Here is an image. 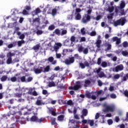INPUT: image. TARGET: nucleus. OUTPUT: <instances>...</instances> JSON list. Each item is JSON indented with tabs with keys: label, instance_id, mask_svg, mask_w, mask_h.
Masks as SVG:
<instances>
[{
	"label": "nucleus",
	"instance_id": "5fc2aeb1",
	"mask_svg": "<svg viewBox=\"0 0 128 128\" xmlns=\"http://www.w3.org/2000/svg\"><path fill=\"white\" fill-rule=\"evenodd\" d=\"M122 52V50H118L114 51V54H120V52Z\"/></svg>",
	"mask_w": 128,
	"mask_h": 128
},
{
	"label": "nucleus",
	"instance_id": "ea45409f",
	"mask_svg": "<svg viewBox=\"0 0 128 128\" xmlns=\"http://www.w3.org/2000/svg\"><path fill=\"white\" fill-rule=\"evenodd\" d=\"M90 81L88 80H85V84H84V86L85 87L88 86H90Z\"/></svg>",
	"mask_w": 128,
	"mask_h": 128
},
{
	"label": "nucleus",
	"instance_id": "a19ab883",
	"mask_svg": "<svg viewBox=\"0 0 128 128\" xmlns=\"http://www.w3.org/2000/svg\"><path fill=\"white\" fill-rule=\"evenodd\" d=\"M8 80V76H2L0 78L1 82H6Z\"/></svg>",
	"mask_w": 128,
	"mask_h": 128
},
{
	"label": "nucleus",
	"instance_id": "58836bf2",
	"mask_svg": "<svg viewBox=\"0 0 128 128\" xmlns=\"http://www.w3.org/2000/svg\"><path fill=\"white\" fill-rule=\"evenodd\" d=\"M102 68H106L108 66V63L106 62H102L101 64Z\"/></svg>",
	"mask_w": 128,
	"mask_h": 128
},
{
	"label": "nucleus",
	"instance_id": "e2e57ef3",
	"mask_svg": "<svg viewBox=\"0 0 128 128\" xmlns=\"http://www.w3.org/2000/svg\"><path fill=\"white\" fill-rule=\"evenodd\" d=\"M70 40L72 42V44H74V42L76 40V38L74 36H72L70 38Z\"/></svg>",
	"mask_w": 128,
	"mask_h": 128
},
{
	"label": "nucleus",
	"instance_id": "2eb2a0df",
	"mask_svg": "<svg viewBox=\"0 0 128 128\" xmlns=\"http://www.w3.org/2000/svg\"><path fill=\"white\" fill-rule=\"evenodd\" d=\"M44 67H40L39 68H36L34 69V72L36 74H41L42 72V69Z\"/></svg>",
	"mask_w": 128,
	"mask_h": 128
},
{
	"label": "nucleus",
	"instance_id": "f8f14e48",
	"mask_svg": "<svg viewBox=\"0 0 128 128\" xmlns=\"http://www.w3.org/2000/svg\"><path fill=\"white\" fill-rule=\"evenodd\" d=\"M35 104L36 106H42L44 104L46 103L44 102H42V96H40L37 98V100Z\"/></svg>",
	"mask_w": 128,
	"mask_h": 128
},
{
	"label": "nucleus",
	"instance_id": "052dcab7",
	"mask_svg": "<svg viewBox=\"0 0 128 128\" xmlns=\"http://www.w3.org/2000/svg\"><path fill=\"white\" fill-rule=\"evenodd\" d=\"M122 46H123L124 48H128V42H124L122 44Z\"/></svg>",
	"mask_w": 128,
	"mask_h": 128
},
{
	"label": "nucleus",
	"instance_id": "6e6d98bb",
	"mask_svg": "<svg viewBox=\"0 0 128 128\" xmlns=\"http://www.w3.org/2000/svg\"><path fill=\"white\" fill-rule=\"evenodd\" d=\"M67 104H68V106H74V102H72V100H69L67 102Z\"/></svg>",
	"mask_w": 128,
	"mask_h": 128
},
{
	"label": "nucleus",
	"instance_id": "72a5a7b5",
	"mask_svg": "<svg viewBox=\"0 0 128 128\" xmlns=\"http://www.w3.org/2000/svg\"><path fill=\"white\" fill-rule=\"evenodd\" d=\"M74 60L76 58V60H82V56H80L78 54H74Z\"/></svg>",
	"mask_w": 128,
	"mask_h": 128
},
{
	"label": "nucleus",
	"instance_id": "9d476101",
	"mask_svg": "<svg viewBox=\"0 0 128 128\" xmlns=\"http://www.w3.org/2000/svg\"><path fill=\"white\" fill-rule=\"evenodd\" d=\"M74 57H70L68 59H66L64 61V64L67 66H70V64H74Z\"/></svg>",
	"mask_w": 128,
	"mask_h": 128
},
{
	"label": "nucleus",
	"instance_id": "393cba45",
	"mask_svg": "<svg viewBox=\"0 0 128 128\" xmlns=\"http://www.w3.org/2000/svg\"><path fill=\"white\" fill-rule=\"evenodd\" d=\"M42 70H42L43 72H50V66H48L44 68L43 67Z\"/></svg>",
	"mask_w": 128,
	"mask_h": 128
},
{
	"label": "nucleus",
	"instance_id": "3c124183",
	"mask_svg": "<svg viewBox=\"0 0 128 128\" xmlns=\"http://www.w3.org/2000/svg\"><path fill=\"white\" fill-rule=\"evenodd\" d=\"M112 16H114V13L110 14L107 16V18L108 20H112Z\"/></svg>",
	"mask_w": 128,
	"mask_h": 128
},
{
	"label": "nucleus",
	"instance_id": "bf43d9fd",
	"mask_svg": "<svg viewBox=\"0 0 128 128\" xmlns=\"http://www.w3.org/2000/svg\"><path fill=\"white\" fill-rule=\"evenodd\" d=\"M56 58H62V54H58V52H56Z\"/></svg>",
	"mask_w": 128,
	"mask_h": 128
},
{
	"label": "nucleus",
	"instance_id": "f03ea898",
	"mask_svg": "<svg viewBox=\"0 0 128 128\" xmlns=\"http://www.w3.org/2000/svg\"><path fill=\"white\" fill-rule=\"evenodd\" d=\"M26 90L27 88H20V87L16 88L15 90L16 92L14 94V98H22V94L26 92Z\"/></svg>",
	"mask_w": 128,
	"mask_h": 128
},
{
	"label": "nucleus",
	"instance_id": "864d4df0",
	"mask_svg": "<svg viewBox=\"0 0 128 128\" xmlns=\"http://www.w3.org/2000/svg\"><path fill=\"white\" fill-rule=\"evenodd\" d=\"M20 80L22 82H26V76H23L20 78Z\"/></svg>",
	"mask_w": 128,
	"mask_h": 128
},
{
	"label": "nucleus",
	"instance_id": "6ab92c4d",
	"mask_svg": "<svg viewBox=\"0 0 128 128\" xmlns=\"http://www.w3.org/2000/svg\"><path fill=\"white\" fill-rule=\"evenodd\" d=\"M84 95L80 94L78 98L77 99V102H82L84 101Z\"/></svg>",
	"mask_w": 128,
	"mask_h": 128
},
{
	"label": "nucleus",
	"instance_id": "9b49d317",
	"mask_svg": "<svg viewBox=\"0 0 128 128\" xmlns=\"http://www.w3.org/2000/svg\"><path fill=\"white\" fill-rule=\"evenodd\" d=\"M123 70H124V65L121 64L113 68L112 70L113 72H120Z\"/></svg>",
	"mask_w": 128,
	"mask_h": 128
},
{
	"label": "nucleus",
	"instance_id": "cd10ccee",
	"mask_svg": "<svg viewBox=\"0 0 128 128\" xmlns=\"http://www.w3.org/2000/svg\"><path fill=\"white\" fill-rule=\"evenodd\" d=\"M128 80V74L124 75V76L122 78V82H126Z\"/></svg>",
	"mask_w": 128,
	"mask_h": 128
},
{
	"label": "nucleus",
	"instance_id": "b1692460",
	"mask_svg": "<svg viewBox=\"0 0 128 128\" xmlns=\"http://www.w3.org/2000/svg\"><path fill=\"white\" fill-rule=\"evenodd\" d=\"M105 46H107V48L105 50L106 52H108V50H112V44L108 43H106Z\"/></svg>",
	"mask_w": 128,
	"mask_h": 128
},
{
	"label": "nucleus",
	"instance_id": "e433bc0d",
	"mask_svg": "<svg viewBox=\"0 0 128 128\" xmlns=\"http://www.w3.org/2000/svg\"><path fill=\"white\" fill-rule=\"evenodd\" d=\"M120 78V74H116L113 77V80H118Z\"/></svg>",
	"mask_w": 128,
	"mask_h": 128
},
{
	"label": "nucleus",
	"instance_id": "338daca9",
	"mask_svg": "<svg viewBox=\"0 0 128 128\" xmlns=\"http://www.w3.org/2000/svg\"><path fill=\"white\" fill-rule=\"evenodd\" d=\"M104 92L102 90H100L97 92V94H104Z\"/></svg>",
	"mask_w": 128,
	"mask_h": 128
},
{
	"label": "nucleus",
	"instance_id": "423d86ee",
	"mask_svg": "<svg viewBox=\"0 0 128 128\" xmlns=\"http://www.w3.org/2000/svg\"><path fill=\"white\" fill-rule=\"evenodd\" d=\"M100 36H98L96 42L94 43L96 46L97 48L96 52L100 50V44H102V40H100Z\"/></svg>",
	"mask_w": 128,
	"mask_h": 128
},
{
	"label": "nucleus",
	"instance_id": "7c9ffc66",
	"mask_svg": "<svg viewBox=\"0 0 128 128\" xmlns=\"http://www.w3.org/2000/svg\"><path fill=\"white\" fill-rule=\"evenodd\" d=\"M88 123L90 124V126H94V120H88Z\"/></svg>",
	"mask_w": 128,
	"mask_h": 128
},
{
	"label": "nucleus",
	"instance_id": "4d7b16f0",
	"mask_svg": "<svg viewBox=\"0 0 128 128\" xmlns=\"http://www.w3.org/2000/svg\"><path fill=\"white\" fill-rule=\"evenodd\" d=\"M102 18V16H100V15H98L96 18H94L93 20H100Z\"/></svg>",
	"mask_w": 128,
	"mask_h": 128
},
{
	"label": "nucleus",
	"instance_id": "37998d69",
	"mask_svg": "<svg viewBox=\"0 0 128 128\" xmlns=\"http://www.w3.org/2000/svg\"><path fill=\"white\" fill-rule=\"evenodd\" d=\"M114 6H112L111 7L108 8V10L109 12H114Z\"/></svg>",
	"mask_w": 128,
	"mask_h": 128
},
{
	"label": "nucleus",
	"instance_id": "6e6552de",
	"mask_svg": "<svg viewBox=\"0 0 128 128\" xmlns=\"http://www.w3.org/2000/svg\"><path fill=\"white\" fill-rule=\"evenodd\" d=\"M62 44L60 42H56L54 46V50L52 48H51V50L52 52H54V50H55L56 52H58V50H60V48H62Z\"/></svg>",
	"mask_w": 128,
	"mask_h": 128
},
{
	"label": "nucleus",
	"instance_id": "49530a36",
	"mask_svg": "<svg viewBox=\"0 0 128 128\" xmlns=\"http://www.w3.org/2000/svg\"><path fill=\"white\" fill-rule=\"evenodd\" d=\"M16 80H17L16 77L13 76L10 78V80H11V82H16Z\"/></svg>",
	"mask_w": 128,
	"mask_h": 128
},
{
	"label": "nucleus",
	"instance_id": "bb28decb",
	"mask_svg": "<svg viewBox=\"0 0 128 128\" xmlns=\"http://www.w3.org/2000/svg\"><path fill=\"white\" fill-rule=\"evenodd\" d=\"M110 92H114V90H116V88L114 86V84H111L108 88Z\"/></svg>",
	"mask_w": 128,
	"mask_h": 128
},
{
	"label": "nucleus",
	"instance_id": "5701e85b",
	"mask_svg": "<svg viewBox=\"0 0 128 128\" xmlns=\"http://www.w3.org/2000/svg\"><path fill=\"white\" fill-rule=\"evenodd\" d=\"M48 86L49 88H52L56 86V82L54 81L49 82L48 83Z\"/></svg>",
	"mask_w": 128,
	"mask_h": 128
},
{
	"label": "nucleus",
	"instance_id": "2f4dec72",
	"mask_svg": "<svg viewBox=\"0 0 128 128\" xmlns=\"http://www.w3.org/2000/svg\"><path fill=\"white\" fill-rule=\"evenodd\" d=\"M82 114L84 116H88V110L84 109L82 110Z\"/></svg>",
	"mask_w": 128,
	"mask_h": 128
},
{
	"label": "nucleus",
	"instance_id": "7ed1b4c3",
	"mask_svg": "<svg viewBox=\"0 0 128 128\" xmlns=\"http://www.w3.org/2000/svg\"><path fill=\"white\" fill-rule=\"evenodd\" d=\"M126 22V20L124 18H121L120 19L114 22V26H124Z\"/></svg>",
	"mask_w": 128,
	"mask_h": 128
},
{
	"label": "nucleus",
	"instance_id": "f3484780",
	"mask_svg": "<svg viewBox=\"0 0 128 128\" xmlns=\"http://www.w3.org/2000/svg\"><path fill=\"white\" fill-rule=\"evenodd\" d=\"M36 22L38 24H40V18H33L32 24H36Z\"/></svg>",
	"mask_w": 128,
	"mask_h": 128
},
{
	"label": "nucleus",
	"instance_id": "c03bdc74",
	"mask_svg": "<svg viewBox=\"0 0 128 128\" xmlns=\"http://www.w3.org/2000/svg\"><path fill=\"white\" fill-rule=\"evenodd\" d=\"M40 47V44H38L36 45V46H34L33 48L34 50H38Z\"/></svg>",
	"mask_w": 128,
	"mask_h": 128
},
{
	"label": "nucleus",
	"instance_id": "774afa93",
	"mask_svg": "<svg viewBox=\"0 0 128 128\" xmlns=\"http://www.w3.org/2000/svg\"><path fill=\"white\" fill-rule=\"evenodd\" d=\"M57 36H64V34H66V32H56Z\"/></svg>",
	"mask_w": 128,
	"mask_h": 128
},
{
	"label": "nucleus",
	"instance_id": "1a4fd4ad",
	"mask_svg": "<svg viewBox=\"0 0 128 128\" xmlns=\"http://www.w3.org/2000/svg\"><path fill=\"white\" fill-rule=\"evenodd\" d=\"M80 88V81L76 82V84L74 86L69 87V90H78Z\"/></svg>",
	"mask_w": 128,
	"mask_h": 128
},
{
	"label": "nucleus",
	"instance_id": "c9c22d12",
	"mask_svg": "<svg viewBox=\"0 0 128 128\" xmlns=\"http://www.w3.org/2000/svg\"><path fill=\"white\" fill-rule=\"evenodd\" d=\"M51 120L52 125L58 126V124H56V122L55 118H51Z\"/></svg>",
	"mask_w": 128,
	"mask_h": 128
},
{
	"label": "nucleus",
	"instance_id": "aec40b11",
	"mask_svg": "<svg viewBox=\"0 0 128 128\" xmlns=\"http://www.w3.org/2000/svg\"><path fill=\"white\" fill-rule=\"evenodd\" d=\"M16 46V42H14L8 44L7 47L8 48H14Z\"/></svg>",
	"mask_w": 128,
	"mask_h": 128
},
{
	"label": "nucleus",
	"instance_id": "39448f33",
	"mask_svg": "<svg viewBox=\"0 0 128 128\" xmlns=\"http://www.w3.org/2000/svg\"><path fill=\"white\" fill-rule=\"evenodd\" d=\"M78 52H83L84 54H88V48H84L82 46H80L78 48Z\"/></svg>",
	"mask_w": 128,
	"mask_h": 128
},
{
	"label": "nucleus",
	"instance_id": "de8ad7c7",
	"mask_svg": "<svg viewBox=\"0 0 128 128\" xmlns=\"http://www.w3.org/2000/svg\"><path fill=\"white\" fill-rule=\"evenodd\" d=\"M56 28V27L54 26V25H51L49 26L48 30H54Z\"/></svg>",
	"mask_w": 128,
	"mask_h": 128
},
{
	"label": "nucleus",
	"instance_id": "79ce46f5",
	"mask_svg": "<svg viewBox=\"0 0 128 128\" xmlns=\"http://www.w3.org/2000/svg\"><path fill=\"white\" fill-rule=\"evenodd\" d=\"M12 58H8L6 60L7 64H12Z\"/></svg>",
	"mask_w": 128,
	"mask_h": 128
},
{
	"label": "nucleus",
	"instance_id": "4be33fe9",
	"mask_svg": "<svg viewBox=\"0 0 128 128\" xmlns=\"http://www.w3.org/2000/svg\"><path fill=\"white\" fill-rule=\"evenodd\" d=\"M48 114H51L52 116H56V113L54 111L52 110V108H48Z\"/></svg>",
	"mask_w": 128,
	"mask_h": 128
},
{
	"label": "nucleus",
	"instance_id": "8fccbe9b",
	"mask_svg": "<svg viewBox=\"0 0 128 128\" xmlns=\"http://www.w3.org/2000/svg\"><path fill=\"white\" fill-rule=\"evenodd\" d=\"M42 94L44 96H48L49 94L48 92V90H42Z\"/></svg>",
	"mask_w": 128,
	"mask_h": 128
},
{
	"label": "nucleus",
	"instance_id": "a18cd8bd",
	"mask_svg": "<svg viewBox=\"0 0 128 128\" xmlns=\"http://www.w3.org/2000/svg\"><path fill=\"white\" fill-rule=\"evenodd\" d=\"M56 12H57L56 8H54L52 10V16H56Z\"/></svg>",
	"mask_w": 128,
	"mask_h": 128
},
{
	"label": "nucleus",
	"instance_id": "a878e982",
	"mask_svg": "<svg viewBox=\"0 0 128 128\" xmlns=\"http://www.w3.org/2000/svg\"><path fill=\"white\" fill-rule=\"evenodd\" d=\"M18 36H19V37H18L20 40H23L24 38V34H22L20 32H18L17 33Z\"/></svg>",
	"mask_w": 128,
	"mask_h": 128
},
{
	"label": "nucleus",
	"instance_id": "0e129e2a",
	"mask_svg": "<svg viewBox=\"0 0 128 128\" xmlns=\"http://www.w3.org/2000/svg\"><path fill=\"white\" fill-rule=\"evenodd\" d=\"M20 30V28H19V27H15L14 32H19Z\"/></svg>",
	"mask_w": 128,
	"mask_h": 128
},
{
	"label": "nucleus",
	"instance_id": "603ef678",
	"mask_svg": "<svg viewBox=\"0 0 128 128\" xmlns=\"http://www.w3.org/2000/svg\"><path fill=\"white\" fill-rule=\"evenodd\" d=\"M110 98L113 99L116 98V94H110Z\"/></svg>",
	"mask_w": 128,
	"mask_h": 128
},
{
	"label": "nucleus",
	"instance_id": "09e8293b",
	"mask_svg": "<svg viewBox=\"0 0 128 128\" xmlns=\"http://www.w3.org/2000/svg\"><path fill=\"white\" fill-rule=\"evenodd\" d=\"M42 12V11H40V8H36L35 10L36 14H40Z\"/></svg>",
	"mask_w": 128,
	"mask_h": 128
},
{
	"label": "nucleus",
	"instance_id": "473e14b6",
	"mask_svg": "<svg viewBox=\"0 0 128 128\" xmlns=\"http://www.w3.org/2000/svg\"><path fill=\"white\" fill-rule=\"evenodd\" d=\"M64 115L59 116L58 117V120H59L60 122H62V120H64Z\"/></svg>",
	"mask_w": 128,
	"mask_h": 128
},
{
	"label": "nucleus",
	"instance_id": "c756f323",
	"mask_svg": "<svg viewBox=\"0 0 128 128\" xmlns=\"http://www.w3.org/2000/svg\"><path fill=\"white\" fill-rule=\"evenodd\" d=\"M125 7H126V3L124 2H122L120 4V10H123V8H124Z\"/></svg>",
	"mask_w": 128,
	"mask_h": 128
},
{
	"label": "nucleus",
	"instance_id": "680f3d73",
	"mask_svg": "<svg viewBox=\"0 0 128 128\" xmlns=\"http://www.w3.org/2000/svg\"><path fill=\"white\" fill-rule=\"evenodd\" d=\"M80 66L81 68H86V66L84 65V63H80Z\"/></svg>",
	"mask_w": 128,
	"mask_h": 128
},
{
	"label": "nucleus",
	"instance_id": "f704fd0d",
	"mask_svg": "<svg viewBox=\"0 0 128 128\" xmlns=\"http://www.w3.org/2000/svg\"><path fill=\"white\" fill-rule=\"evenodd\" d=\"M30 122H38V117L33 116L30 119Z\"/></svg>",
	"mask_w": 128,
	"mask_h": 128
},
{
	"label": "nucleus",
	"instance_id": "4468645a",
	"mask_svg": "<svg viewBox=\"0 0 128 128\" xmlns=\"http://www.w3.org/2000/svg\"><path fill=\"white\" fill-rule=\"evenodd\" d=\"M18 54H20V52L18 51H14V52H8L6 54V56L7 58H12V56H18Z\"/></svg>",
	"mask_w": 128,
	"mask_h": 128
},
{
	"label": "nucleus",
	"instance_id": "412c9836",
	"mask_svg": "<svg viewBox=\"0 0 128 128\" xmlns=\"http://www.w3.org/2000/svg\"><path fill=\"white\" fill-rule=\"evenodd\" d=\"M75 20H80L82 19V15L80 13H75Z\"/></svg>",
	"mask_w": 128,
	"mask_h": 128
},
{
	"label": "nucleus",
	"instance_id": "0eeeda50",
	"mask_svg": "<svg viewBox=\"0 0 128 128\" xmlns=\"http://www.w3.org/2000/svg\"><path fill=\"white\" fill-rule=\"evenodd\" d=\"M90 15L85 14L84 16H82V22L83 24H88V22H90Z\"/></svg>",
	"mask_w": 128,
	"mask_h": 128
},
{
	"label": "nucleus",
	"instance_id": "c85d7f7f",
	"mask_svg": "<svg viewBox=\"0 0 128 128\" xmlns=\"http://www.w3.org/2000/svg\"><path fill=\"white\" fill-rule=\"evenodd\" d=\"M121 54L123 56H128V50H124L122 51Z\"/></svg>",
	"mask_w": 128,
	"mask_h": 128
},
{
	"label": "nucleus",
	"instance_id": "13d9d810",
	"mask_svg": "<svg viewBox=\"0 0 128 128\" xmlns=\"http://www.w3.org/2000/svg\"><path fill=\"white\" fill-rule=\"evenodd\" d=\"M22 14H24V16H26V14H28V12L26 10H24Z\"/></svg>",
	"mask_w": 128,
	"mask_h": 128
},
{
	"label": "nucleus",
	"instance_id": "f257e3e1",
	"mask_svg": "<svg viewBox=\"0 0 128 128\" xmlns=\"http://www.w3.org/2000/svg\"><path fill=\"white\" fill-rule=\"evenodd\" d=\"M102 106L103 108L102 112H114L116 110V106L114 104L108 105V103H104L102 104Z\"/></svg>",
	"mask_w": 128,
	"mask_h": 128
},
{
	"label": "nucleus",
	"instance_id": "20e7f679",
	"mask_svg": "<svg viewBox=\"0 0 128 128\" xmlns=\"http://www.w3.org/2000/svg\"><path fill=\"white\" fill-rule=\"evenodd\" d=\"M102 68H96L95 69V70L98 74V76L102 78H106V75L104 74V72H100V70H102Z\"/></svg>",
	"mask_w": 128,
	"mask_h": 128
},
{
	"label": "nucleus",
	"instance_id": "69168bd1",
	"mask_svg": "<svg viewBox=\"0 0 128 128\" xmlns=\"http://www.w3.org/2000/svg\"><path fill=\"white\" fill-rule=\"evenodd\" d=\"M112 120L110 119L108 120V124H109V126H110L111 124H112Z\"/></svg>",
	"mask_w": 128,
	"mask_h": 128
},
{
	"label": "nucleus",
	"instance_id": "4c0bfd02",
	"mask_svg": "<svg viewBox=\"0 0 128 128\" xmlns=\"http://www.w3.org/2000/svg\"><path fill=\"white\" fill-rule=\"evenodd\" d=\"M24 40H21L18 42V46H22V44H24Z\"/></svg>",
	"mask_w": 128,
	"mask_h": 128
},
{
	"label": "nucleus",
	"instance_id": "a211bd4d",
	"mask_svg": "<svg viewBox=\"0 0 128 128\" xmlns=\"http://www.w3.org/2000/svg\"><path fill=\"white\" fill-rule=\"evenodd\" d=\"M113 42H116V44L118 45L120 44V39L118 38V37L116 36V37H114L112 38Z\"/></svg>",
	"mask_w": 128,
	"mask_h": 128
},
{
	"label": "nucleus",
	"instance_id": "dca6fc26",
	"mask_svg": "<svg viewBox=\"0 0 128 128\" xmlns=\"http://www.w3.org/2000/svg\"><path fill=\"white\" fill-rule=\"evenodd\" d=\"M54 57H50L48 59H46V60H48L50 62L52 63V64H56V60H54Z\"/></svg>",
	"mask_w": 128,
	"mask_h": 128
},
{
	"label": "nucleus",
	"instance_id": "ddd939ff",
	"mask_svg": "<svg viewBox=\"0 0 128 128\" xmlns=\"http://www.w3.org/2000/svg\"><path fill=\"white\" fill-rule=\"evenodd\" d=\"M64 45L66 46H74V44L70 41V39H66L64 42Z\"/></svg>",
	"mask_w": 128,
	"mask_h": 128
}]
</instances>
